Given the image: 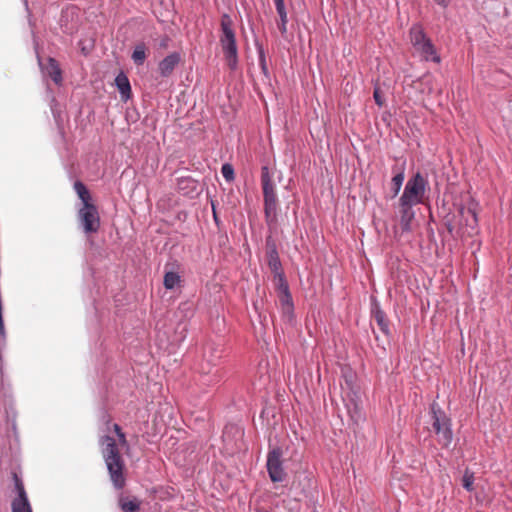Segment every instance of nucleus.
I'll return each instance as SVG.
<instances>
[{"instance_id": "nucleus-10", "label": "nucleus", "mask_w": 512, "mask_h": 512, "mask_svg": "<svg viewBox=\"0 0 512 512\" xmlns=\"http://www.w3.org/2000/svg\"><path fill=\"white\" fill-rule=\"evenodd\" d=\"M415 50L421 54L422 58L426 61L440 62L439 56H437L435 48L429 39L425 40Z\"/></svg>"}, {"instance_id": "nucleus-29", "label": "nucleus", "mask_w": 512, "mask_h": 512, "mask_svg": "<svg viewBox=\"0 0 512 512\" xmlns=\"http://www.w3.org/2000/svg\"><path fill=\"white\" fill-rule=\"evenodd\" d=\"M74 189H75L76 192H87L84 184L82 182H80V181H76L74 183Z\"/></svg>"}, {"instance_id": "nucleus-15", "label": "nucleus", "mask_w": 512, "mask_h": 512, "mask_svg": "<svg viewBox=\"0 0 512 512\" xmlns=\"http://www.w3.org/2000/svg\"><path fill=\"white\" fill-rule=\"evenodd\" d=\"M46 70L56 84H60L62 82V71L58 62L54 58H48Z\"/></svg>"}, {"instance_id": "nucleus-20", "label": "nucleus", "mask_w": 512, "mask_h": 512, "mask_svg": "<svg viewBox=\"0 0 512 512\" xmlns=\"http://www.w3.org/2000/svg\"><path fill=\"white\" fill-rule=\"evenodd\" d=\"M277 13L279 15L280 21L277 23V27L281 33L282 36H284L287 33V23H288V17L287 12L285 9V5H278L275 6Z\"/></svg>"}, {"instance_id": "nucleus-14", "label": "nucleus", "mask_w": 512, "mask_h": 512, "mask_svg": "<svg viewBox=\"0 0 512 512\" xmlns=\"http://www.w3.org/2000/svg\"><path fill=\"white\" fill-rule=\"evenodd\" d=\"M283 295L281 297V307L284 314L291 315L293 312V301L289 292L288 285L282 281Z\"/></svg>"}, {"instance_id": "nucleus-35", "label": "nucleus", "mask_w": 512, "mask_h": 512, "mask_svg": "<svg viewBox=\"0 0 512 512\" xmlns=\"http://www.w3.org/2000/svg\"><path fill=\"white\" fill-rule=\"evenodd\" d=\"M469 212L472 214L473 222H474V223H476V222H477V218H476L475 213H474V212H471L470 210H469Z\"/></svg>"}, {"instance_id": "nucleus-26", "label": "nucleus", "mask_w": 512, "mask_h": 512, "mask_svg": "<svg viewBox=\"0 0 512 512\" xmlns=\"http://www.w3.org/2000/svg\"><path fill=\"white\" fill-rule=\"evenodd\" d=\"M404 181V173L400 172L394 175L391 182V189L394 192H399Z\"/></svg>"}, {"instance_id": "nucleus-27", "label": "nucleus", "mask_w": 512, "mask_h": 512, "mask_svg": "<svg viewBox=\"0 0 512 512\" xmlns=\"http://www.w3.org/2000/svg\"><path fill=\"white\" fill-rule=\"evenodd\" d=\"M373 97H374L376 104L379 107H382L384 105V98H383L382 93L379 88L376 87L374 89Z\"/></svg>"}, {"instance_id": "nucleus-32", "label": "nucleus", "mask_w": 512, "mask_h": 512, "mask_svg": "<svg viewBox=\"0 0 512 512\" xmlns=\"http://www.w3.org/2000/svg\"><path fill=\"white\" fill-rule=\"evenodd\" d=\"M438 5L442 6V7H447L451 0H434Z\"/></svg>"}, {"instance_id": "nucleus-1", "label": "nucleus", "mask_w": 512, "mask_h": 512, "mask_svg": "<svg viewBox=\"0 0 512 512\" xmlns=\"http://www.w3.org/2000/svg\"><path fill=\"white\" fill-rule=\"evenodd\" d=\"M112 427L118 440L116 441L109 435H104L100 438L99 444L110 481L116 490H122L127 482V469L125 461L121 456L119 446L128 448V441L125 433L118 424L114 423Z\"/></svg>"}, {"instance_id": "nucleus-34", "label": "nucleus", "mask_w": 512, "mask_h": 512, "mask_svg": "<svg viewBox=\"0 0 512 512\" xmlns=\"http://www.w3.org/2000/svg\"><path fill=\"white\" fill-rule=\"evenodd\" d=\"M220 26H221L222 31L224 32V17H222L220 20Z\"/></svg>"}, {"instance_id": "nucleus-28", "label": "nucleus", "mask_w": 512, "mask_h": 512, "mask_svg": "<svg viewBox=\"0 0 512 512\" xmlns=\"http://www.w3.org/2000/svg\"><path fill=\"white\" fill-rule=\"evenodd\" d=\"M234 179V169L233 167L226 163V181H232Z\"/></svg>"}, {"instance_id": "nucleus-5", "label": "nucleus", "mask_w": 512, "mask_h": 512, "mask_svg": "<svg viewBox=\"0 0 512 512\" xmlns=\"http://www.w3.org/2000/svg\"><path fill=\"white\" fill-rule=\"evenodd\" d=\"M424 195L425 194H402V197L400 198V223L403 231H409L411 229L410 224L414 218V211L412 210V207L423 202Z\"/></svg>"}, {"instance_id": "nucleus-4", "label": "nucleus", "mask_w": 512, "mask_h": 512, "mask_svg": "<svg viewBox=\"0 0 512 512\" xmlns=\"http://www.w3.org/2000/svg\"><path fill=\"white\" fill-rule=\"evenodd\" d=\"M282 456L283 451L280 447L269 450L267 454L266 468L270 480L274 483L282 482L286 478Z\"/></svg>"}, {"instance_id": "nucleus-38", "label": "nucleus", "mask_w": 512, "mask_h": 512, "mask_svg": "<svg viewBox=\"0 0 512 512\" xmlns=\"http://www.w3.org/2000/svg\"><path fill=\"white\" fill-rule=\"evenodd\" d=\"M314 512H317V511H314Z\"/></svg>"}, {"instance_id": "nucleus-37", "label": "nucleus", "mask_w": 512, "mask_h": 512, "mask_svg": "<svg viewBox=\"0 0 512 512\" xmlns=\"http://www.w3.org/2000/svg\"><path fill=\"white\" fill-rule=\"evenodd\" d=\"M220 42L224 43V37L223 36L220 37Z\"/></svg>"}, {"instance_id": "nucleus-18", "label": "nucleus", "mask_w": 512, "mask_h": 512, "mask_svg": "<svg viewBox=\"0 0 512 512\" xmlns=\"http://www.w3.org/2000/svg\"><path fill=\"white\" fill-rule=\"evenodd\" d=\"M427 39L428 38L426 37L425 33L423 32L420 26L415 25L410 29V41L414 48H417Z\"/></svg>"}, {"instance_id": "nucleus-2", "label": "nucleus", "mask_w": 512, "mask_h": 512, "mask_svg": "<svg viewBox=\"0 0 512 512\" xmlns=\"http://www.w3.org/2000/svg\"><path fill=\"white\" fill-rule=\"evenodd\" d=\"M82 207L78 211L79 221L86 234L96 233L100 228V216L93 204L91 194H79Z\"/></svg>"}, {"instance_id": "nucleus-31", "label": "nucleus", "mask_w": 512, "mask_h": 512, "mask_svg": "<svg viewBox=\"0 0 512 512\" xmlns=\"http://www.w3.org/2000/svg\"><path fill=\"white\" fill-rule=\"evenodd\" d=\"M211 206H212V210H213L214 219H215L216 223L218 224L219 223V219H218V214H217L216 207H215V204H214V200H211Z\"/></svg>"}, {"instance_id": "nucleus-36", "label": "nucleus", "mask_w": 512, "mask_h": 512, "mask_svg": "<svg viewBox=\"0 0 512 512\" xmlns=\"http://www.w3.org/2000/svg\"><path fill=\"white\" fill-rule=\"evenodd\" d=\"M220 171L224 175V164L221 166Z\"/></svg>"}, {"instance_id": "nucleus-22", "label": "nucleus", "mask_w": 512, "mask_h": 512, "mask_svg": "<svg viewBox=\"0 0 512 512\" xmlns=\"http://www.w3.org/2000/svg\"><path fill=\"white\" fill-rule=\"evenodd\" d=\"M474 480V473L471 470L466 469L462 477L463 488L468 492H472L474 490Z\"/></svg>"}, {"instance_id": "nucleus-3", "label": "nucleus", "mask_w": 512, "mask_h": 512, "mask_svg": "<svg viewBox=\"0 0 512 512\" xmlns=\"http://www.w3.org/2000/svg\"><path fill=\"white\" fill-rule=\"evenodd\" d=\"M432 428L438 436V442L447 447L453 439L451 420L438 404L431 405Z\"/></svg>"}, {"instance_id": "nucleus-16", "label": "nucleus", "mask_w": 512, "mask_h": 512, "mask_svg": "<svg viewBox=\"0 0 512 512\" xmlns=\"http://www.w3.org/2000/svg\"><path fill=\"white\" fill-rule=\"evenodd\" d=\"M147 51H148V48L144 43H138L135 46L134 51L131 55V58L137 66H141L144 64V62L147 58Z\"/></svg>"}, {"instance_id": "nucleus-23", "label": "nucleus", "mask_w": 512, "mask_h": 512, "mask_svg": "<svg viewBox=\"0 0 512 512\" xmlns=\"http://www.w3.org/2000/svg\"><path fill=\"white\" fill-rule=\"evenodd\" d=\"M180 282V276L172 271L166 272L164 275V287L166 289H173Z\"/></svg>"}, {"instance_id": "nucleus-12", "label": "nucleus", "mask_w": 512, "mask_h": 512, "mask_svg": "<svg viewBox=\"0 0 512 512\" xmlns=\"http://www.w3.org/2000/svg\"><path fill=\"white\" fill-rule=\"evenodd\" d=\"M372 315H373V318L376 321L377 325L379 326L380 330L385 335H388L389 334V322L386 318V314L379 307V305H375V307L372 309Z\"/></svg>"}, {"instance_id": "nucleus-19", "label": "nucleus", "mask_w": 512, "mask_h": 512, "mask_svg": "<svg viewBox=\"0 0 512 512\" xmlns=\"http://www.w3.org/2000/svg\"><path fill=\"white\" fill-rule=\"evenodd\" d=\"M265 214L267 218L275 216L277 198L276 194H264Z\"/></svg>"}, {"instance_id": "nucleus-11", "label": "nucleus", "mask_w": 512, "mask_h": 512, "mask_svg": "<svg viewBox=\"0 0 512 512\" xmlns=\"http://www.w3.org/2000/svg\"><path fill=\"white\" fill-rule=\"evenodd\" d=\"M115 85L117 86V88L121 94L122 100L127 101L128 99L131 98V96H132L131 85H130L128 77L123 72H120L116 76Z\"/></svg>"}, {"instance_id": "nucleus-8", "label": "nucleus", "mask_w": 512, "mask_h": 512, "mask_svg": "<svg viewBox=\"0 0 512 512\" xmlns=\"http://www.w3.org/2000/svg\"><path fill=\"white\" fill-rule=\"evenodd\" d=\"M181 61V55L178 52H173L167 55L158 64V70L162 77H169L172 75L174 69Z\"/></svg>"}, {"instance_id": "nucleus-6", "label": "nucleus", "mask_w": 512, "mask_h": 512, "mask_svg": "<svg viewBox=\"0 0 512 512\" xmlns=\"http://www.w3.org/2000/svg\"><path fill=\"white\" fill-rule=\"evenodd\" d=\"M267 261L271 271L280 277L281 281H284L282 274V265L278 255V251L274 242L267 239Z\"/></svg>"}, {"instance_id": "nucleus-7", "label": "nucleus", "mask_w": 512, "mask_h": 512, "mask_svg": "<svg viewBox=\"0 0 512 512\" xmlns=\"http://www.w3.org/2000/svg\"><path fill=\"white\" fill-rule=\"evenodd\" d=\"M226 66L234 70L237 67V48L233 32L226 26Z\"/></svg>"}, {"instance_id": "nucleus-33", "label": "nucleus", "mask_w": 512, "mask_h": 512, "mask_svg": "<svg viewBox=\"0 0 512 512\" xmlns=\"http://www.w3.org/2000/svg\"><path fill=\"white\" fill-rule=\"evenodd\" d=\"M274 3H275V6L283 5L284 4V0H274Z\"/></svg>"}, {"instance_id": "nucleus-21", "label": "nucleus", "mask_w": 512, "mask_h": 512, "mask_svg": "<svg viewBox=\"0 0 512 512\" xmlns=\"http://www.w3.org/2000/svg\"><path fill=\"white\" fill-rule=\"evenodd\" d=\"M12 479L14 482V488L16 496L14 498H28L25 486L21 477L16 473L12 472Z\"/></svg>"}, {"instance_id": "nucleus-9", "label": "nucleus", "mask_w": 512, "mask_h": 512, "mask_svg": "<svg viewBox=\"0 0 512 512\" xmlns=\"http://www.w3.org/2000/svg\"><path fill=\"white\" fill-rule=\"evenodd\" d=\"M428 182L422 173L417 172L406 184L403 192H425Z\"/></svg>"}, {"instance_id": "nucleus-13", "label": "nucleus", "mask_w": 512, "mask_h": 512, "mask_svg": "<svg viewBox=\"0 0 512 512\" xmlns=\"http://www.w3.org/2000/svg\"><path fill=\"white\" fill-rule=\"evenodd\" d=\"M118 503L124 512H138L140 510V501L135 497L121 495Z\"/></svg>"}, {"instance_id": "nucleus-24", "label": "nucleus", "mask_w": 512, "mask_h": 512, "mask_svg": "<svg viewBox=\"0 0 512 512\" xmlns=\"http://www.w3.org/2000/svg\"><path fill=\"white\" fill-rule=\"evenodd\" d=\"M262 186H263V192H273L274 187L270 181L269 175H268V169L266 167L262 170Z\"/></svg>"}, {"instance_id": "nucleus-17", "label": "nucleus", "mask_w": 512, "mask_h": 512, "mask_svg": "<svg viewBox=\"0 0 512 512\" xmlns=\"http://www.w3.org/2000/svg\"><path fill=\"white\" fill-rule=\"evenodd\" d=\"M12 512H32L28 498H13L11 502Z\"/></svg>"}, {"instance_id": "nucleus-30", "label": "nucleus", "mask_w": 512, "mask_h": 512, "mask_svg": "<svg viewBox=\"0 0 512 512\" xmlns=\"http://www.w3.org/2000/svg\"><path fill=\"white\" fill-rule=\"evenodd\" d=\"M5 329H4V322L2 317V310H0V336H4Z\"/></svg>"}, {"instance_id": "nucleus-25", "label": "nucleus", "mask_w": 512, "mask_h": 512, "mask_svg": "<svg viewBox=\"0 0 512 512\" xmlns=\"http://www.w3.org/2000/svg\"><path fill=\"white\" fill-rule=\"evenodd\" d=\"M180 190L194 191L197 189V182L191 178H183L179 181Z\"/></svg>"}]
</instances>
